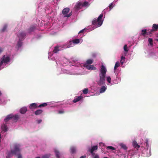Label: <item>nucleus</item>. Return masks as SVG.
<instances>
[{"instance_id": "a878e982", "label": "nucleus", "mask_w": 158, "mask_h": 158, "mask_svg": "<svg viewBox=\"0 0 158 158\" xmlns=\"http://www.w3.org/2000/svg\"><path fill=\"white\" fill-rule=\"evenodd\" d=\"M106 88L104 86H103L100 89V93H103L106 90Z\"/></svg>"}, {"instance_id": "f257e3e1", "label": "nucleus", "mask_w": 158, "mask_h": 158, "mask_svg": "<svg viewBox=\"0 0 158 158\" xmlns=\"http://www.w3.org/2000/svg\"><path fill=\"white\" fill-rule=\"evenodd\" d=\"M103 16V14H101L97 19H94L92 21V24L96 27L101 26L103 23V20L102 19Z\"/></svg>"}, {"instance_id": "2eb2a0df", "label": "nucleus", "mask_w": 158, "mask_h": 158, "mask_svg": "<svg viewBox=\"0 0 158 158\" xmlns=\"http://www.w3.org/2000/svg\"><path fill=\"white\" fill-rule=\"evenodd\" d=\"M26 36V34L23 32H21L19 35L18 36L19 38V40H21Z\"/></svg>"}, {"instance_id": "39448f33", "label": "nucleus", "mask_w": 158, "mask_h": 158, "mask_svg": "<svg viewBox=\"0 0 158 158\" xmlns=\"http://www.w3.org/2000/svg\"><path fill=\"white\" fill-rule=\"evenodd\" d=\"M10 60V58L9 57H6L5 55L3 56L2 57L1 59L0 62V68L2 66L3 63H7L9 62Z\"/></svg>"}, {"instance_id": "0eeeda50", "label": "nucleus", "mask_w": 158, "mask_h": 158, "mask_svg": "<svg viewBox=\"0 0 158 158\" xmlns=\"http://www.w3.org/2000/svg\"><path fill=\"white\" fill-rule=\"evenodd\" d=\"M80 42V41L79 39H76L74 40H72L70 41L69 43V44L68 46V47L69 48L70 47H71V45L72 44V42L75 44H78Z\"/></svg>"}, {"instance_id": "f8f14e48", "label": "nucleus", "mask_w": 158, "mask_h": 158, "mask_svg": "<svg viewBox=\"0 0 158 158\" xmlns=\"http://www.w3.org/2000/svg\"><path fill=\"white\" fill-rule=\"evenodd\" d=\"M88 70H95L96 68L93 65H86V67H85Z\"/></svg>"}, {"instance_id": "b1692460", "label": "nucleus", "mask_w": 158, "mask_h": 158, "mask_svg": "<svg viewBox=\"0 0 158 158\" xmlns=\"http://www.w3.org/2000/svg\"><path fill=\"white\" fill-rule=\"evenodd\" d=\"M82 7H86L89 6V2L87 1H85L83 3L82 2Z\"/></svg>"}, {"instance_id": "ddd939ff", "label": "nucleus", "mask_w": 158, "mask_h": 158, "mask_svg": "<svg viewBox=\"0 0 158 158\" xmlns=\"http://www.w3.org/2000/svg\"><path fill=\"white\" fill-rule=\"evenodd\" d=\"M93 59H88L87 60L86 63L84 64V67H86V65H90L92 64L93 63Z\"/></svg>"}, {"instance_id": "79ce46f5", "label": "nucleus", "mask_w": 158, "mask_h": 158, "mask_svg": "<svg viewBox=\"0 0 158 158\" xmlns=\"http://www.w3.org/2000/svg\"><path fill=\"white\" fill-rule=\"evenodd\" d=\"M49 156L48 155H45L42 157V158H49Z\"/></svg>"}, {"instance_id": "72a5a7b5", "label": "nucleus", "mask_w": 158, "mask_h": 158, "mask_svg": "<svg viewBox=\"0 0 158 158\" xmlns=\"http://www.w3.org/2000/svg\"><path fill=\"white\" fill-rule=\"evenodd\" d=\"M121 146L122 148L124 150H126L127 149V147L126 145L124 144H121Z\"/></svg>"}, {"instance_id": "09e8293b", "label": "nucleus", "mask_w": 158, "mask_h": 158, "mask_svg": "<svg viewBox=\"0 0 158 158\" xmlns=\"http://www.w3.org/2000/svg\"><path fill=\"white\" fill-rule=\"evenodd\" d=\"M85 157H86V156H81V157H80V158H85Z\"/></svg>"}, {"instance_id": "6e6d98bb", "label": "nucleus", "mask_w": 158, "mask_h": 158, "mask_svg": "<svg viewBox=\"0 0 158 158\" xmlns=\"http://www.w3.org/2000/svg\"><path fill=\"white\" fill-rule=\"evenodd\" d=\"M35 158H40V157H37Z\"/></svg>"}, {"instance_id": "412c9836", "label": "nucleus", "mask_w": 158, "mask_h": 158, "mask_svg": "<svg viewBox=\"0 0 158 158\" xmlns=\"http://www.w3.org/2000/svg\"><path fill=\"white\" fill-rule=\"evenodd\" d=\"M36 26H33L31 27L28 30L29 33L33 31L36 28Z\"/></svg>"}, {"instance_id": "aec40b11", "label": "nucleus", "mask_w": 158, "mask_h": 158, "mask_svg": "<svg viewBox=\"0 0 158 158\" xmlns=\"http://www.w3.org/2000/svg\"><path fill=\"white\" fill-rule=\"evenodd\" d=\"M27 110V108L26 107H23L21 108L20 111L22 114H25Z\"/></svg>"}, {"instance_id": "f03ea898", "label": "nucleus", "mask_w": 158, "mask_h": 158, "mask_svg": "<svg viewBox=\"0 0 158 158\" xmlns=\"http://www.w3.org/2000/svg\"><path fill=\"white\" fill-rule=\"evenodd\" d=\"M18 144H14L13 146L11 148L10 152L8 153L6 157V158H10L13 155H15L18 151L17 148Z\"/></svg>"}, {"instance_id": "f3484780", "label": "nucleus", "mask_w": 158, "mask_h": 158, "mask_svg": "<svg viewBox=\"0 0 158 158\" xmlns=\"http://www.w3.org/2000/svg\"><path fill=\"white\" fill-rule=\"evenodd\" d=\"M82 98V97L81 96H76L74 99L73 100V102L74 103H76L81 99Z\"/></svg>"}, {"instance_id": "603ef678", "label": "nucleus", "mask_w": 158, "mask_h": 158, "mask_svg": "<svg viewBox=\"0 0 158 158\" xmlns=\"http://www.w3.org/2000/svg\"><path fill=\"white\" fill-rule=\"evenodd\" d=\"M40 114L42 112V111L40 110Z\"/></svg>"}, {"instance_id": "2f4dec72", "label": "nucleus", "mask_w": 158, "mask_h": 158, "mask_svg": "<svg viewBox=\"0 0 158 158\" xmlns=\"http://www.w3.org/2000/svg\"><path fill=\"white\" fill-rule=\"evenodd\" d=\"M154 32L153 31H152V29L151 30H148L147 31V35H149L152 34V32Z\"/></svg>"}, {"instance_id": "c85d7f7f", "label": "nucleus", "mask_w": 158, "mask_h": 158, "mask_svg": "<svg viewBox=\"0 0 158 158\" xmlns=\"http://www.w3.org/2000/svg\"><path fill=\"white\" fill-rule=\"evenodd\" d=\"M7 26L6 25V24L2 28V29L1 30V31L2 32H5L7 29Z\"/></svg>"}, {"instance_id": "37998d69", "label": "nucleus", "mask_w": 158, "mask_h": 158, "mask_svg": "<svg viewBox=\"0 0 158 158\" xmlns=\"http://www.w3.org/2000/svg\"><path fill=\"white\" fill-rule=\"evenodd\" d=\"M35 114L36 115H39L40 114V110H38L35 112Z\"/></svg>"}, {"instance_id": "13d9d810", "label": "nucleus", "mask_w": 158, "mask_h": 158, "mask_svg": "<svg viewBox=\"0 0 158 158\" xmlns=\"http://www.w3.org/2000/svg\"><path fill=\"white\" fill-rule=\"evenodd\" d=\"M41 120H40V123H41Z\"/></svg>"}, {"instance_id": "7c9ffc66", "label": "nucleus", "mask_w": 158, "mask_h": 158, "mask_svg": "<svg viewBox=\"0 0 158 158\" xmlns=\"http://www.w3.org/2000/svg\"><path fill=\"white\" fill-rule=\"evenodd\" d=\"M55 153L56 157H57V158H59L60 153L58 151L56 150L55 151Z\"/></svg>"}, {"instance_id": "58836bf2", "label": "nucleus", "mask_w": 158, "mask_h": 158, "mask_svg": "<svg viewBox=\"0 0 158 158\" xmlns=\"http://www.w3.org/2000/svg\"><path fill=\"white\" fill-rule=\"evenodd\" d=\"M93 157V158H99V156L97 154L94 153V155H92Z\"/></svg>"}, {"instance_id": "f704fd0d", "label": "nucleus", "mask_w": 158, "mask_h": 158, "mask_svg": "<svg viewBox=\"0 0 158 158\" xmlns=\"http://www.w3.org/2000/svg\"><path fill=\"white\" fill-rule=\"evenodd\" d=\"M21 40H19L17 44V45L19 48L22 45V42L21 41Z\"/></svg>"}, {"instance_id": "c9c22d12", "label": "nucleus", "mask_w": 158, "mask_h": 158, "mask_svg": "<svg viewBox=\"0 0 158 158\" xmlns=\"http://www.w3.org/2000/svg\"><path fill=\"white\" fill-rule=\"evenodd\" d=\"M106 80L109 83H110L111 81V79L110 76L107 77H106Z\"/></svg>"}, {"instance_id": "4c0bfd02", "label": "nucleus", "mask_w": 158, "mask_h": 158, "mask_svg": "<svg viewBox=\"0 0 158 158\" xmlns=\"http://www.w3.org/2000/svg\"><path fill=\"white\" fill-rule=\"evenodd\" d=\"M124 51L125 52H128V50H127V44H125L124 45Z\"/></svg>"}, {"instance_id": "6e6552de", "label": "nucleus", "mask_w": 158, "mask_h": 158, "mask_svg": "<svg viewBox=\"0 0 158 158\" xmlns=\"http://www.w3.org/2000/svg\"><path fill=\"white\" fill-rule=\"evenodd\" d=\"M20 146L19 144H18L17 148L18 150V151L17 152V153L15 155V156H17V158H22V156L21 153V150L20 149Z\"/></svg>"}, {"instance_id": "3c124183", "label": "nucleus", "mask_w": 158, "mask_h": 158, "mask_svg": "<svg viewBox=\"0 0 158 158\" xmlns=\"http://www.w3.org/2000/svg\"><path fill=\"white\" fill-rule=\"evenodd\" d=\"M2 94V93L1 92V91H0V96H1Z\"/></svg>"}, {"instance_id": "4468645a", "label": "nucleus", "mask_w": 158, "mask_h": 158, "mask_svg": "<svg viewBox=\"0 0 158 158\" xmlns=\"http://www.w3.org/2000/svg\"><path fill=\"white\" fill-rule=\"evenodd\" d=\"M106 69L103 65H102L101 67V69L100 70V73H102L106 74Z\"/></svg>"}, {"instance_id": "393cba45", "label": "nucleus", "mask_w": 158, "mask_h": 158, "mask_svg": "<svg viewBox=\"0 0 158 158\" xmlns=\"http://www.w3.org/2000/svg\"><path fill=\"white\" fill-rule=\"evenodd\" d=\"M125 60V58L124 56H122L121 57V60L120 61V63L122 65H123L124 63Z\"/></svg>"}, {"instance_id": "c03bdc74", "label": "nucleus", "mask_w": 158, "mask_h": 158, "mask_svg": "<svg viewBox=\"0 0 158 158\" xmlns=\"http://www.w3.org/2000/svg\"><path fill=\"white\" fill-rule=\"evenodd\" d=\"M113 3H111L109 6V8L111 10L113 8Z\"/></svg>"}, {"instance_id": "49530a36", "label": "nucleus", "mask_w": 158, "mask_h": 158, "mask_svg": "<svg viewBox=\"0 0 158 158\" xmlns=\"http://www.w3.org/2000/svg\"><path fill=\"white\" fill-rule=\"evenodd\" d=\"M64 113V112L63 111L60 110L59 111V114H63Z\"/></svg>"}, {"instance_id": "864d4df0", "label": "nucleus", "mask_w": 158, "mask_h": 158, "mask_svg": "<svg viewBox=\"0 0 158 158\" xmlns=\"http://www.w3.org/2000/svg\"><path fill=\"white\" fill-rule=\"evenodd\" d=\"M38 123H40V120H38Z\"/></svg>"}, {"instance_id": "20e7f679", "label": "nucleus", "mask_w": 158, "mask_h": 158, "mask_svg": "<svg viewBox=\"0 0 158 158\" xmlns=\"http://www.w3.org/2000/svg\"><path fill=\"white\" fill-rule=\"evenodd\" d=\"M105 74L100 73L99 74V77L100 79L97 82L98 84L99 85H101L105 83V81L106 77Z\"/></svg>"}, {"instance_id": "cd10ccee", "label": "nucleus", "mask_w": 158, "mask_h": 158, "mask_svg": "<svg viewBox=\"0 0 158 158\" xmlns=\"http://www.w3.org/2000/svg\"><path fill=\"white\" fill-rule=\"evenodd\" d=\"M120 66L119 63L118 61L116 62L114 68V70H116L117 68Z\"/></svg>"}, {"instance_id": "9b49d317", "label": "nucleus", "mask_w": 158, "mask_h": 158, "mask_svg": "<svg viewBox=\"0 0 158 158\" xmlns=\"http://www.w3.org/2000/svg\"><path fill=\"white\" fill-rule=\"evenodd\" d=\"M82 7V2H78L75 5L74 8L77 10H78L80 9H81Z\"/></svg>"}, {"instance_id": "4d7b16f0", "label": "nucleus", "mask_w": 158, "mask_h": 158, "mask_svg": "<svg viewBox=\"0 0 158 158\" xmlns=\"http://www.w3.org/2000/svg\"><path fill=\"white\" fill-rule=\"evenodd\" d=\"M156 40L158 42V39Z\"/></svg>"}, {"instance_id": "5701e85b", "label": "nucleus", "mask_w": 158, "mask_h": 158, "mask_svg": "<svg viewBox=\"0 0 158 158\" xmlns=\"http://www.w3.org/2000/svg\"><path fill=\"white\" fill-rule=\"evenodd\" d=\"M70 150L72 153H74L76 152V149L75 147L73 146L70 148Z\"/></svg>"}, {"instance_id": "a211bd4d", "label": "nucleus", "mask_w": 158, "mask_h": 158, "mask_svg": "<svg viewBox=\"0 0 158 158\" xmlns=\"http://www.w3.org/2000/svg\"><path fill=\"white\" fill-rule=\"evenodd\" d=\"M158 30V24H153L152 27V31H156Z\"/></svg>"}, {"instance_id": "473e14b6", "label": "nucleus", "mask_w": 158, "mask_h": 158, "mask_svg": "<svg viewBox=\"0 0 158 158\" xmlns=\"http://www.w3.org/2000/svg\"><path fill=\"white\" fill-rule=\"evenodd\" d=\"M83 92L84 94H86L88 92V88L85 89L83 90Z\"/></svg>"}, {"instance_id": "c756f323", "label": "nucleus", "mask_w": 158, "mask_h": 158, "mask_svg": "<svg viewBox=\"0 0 158 158\" xmlns=\"http://www.w3.org/2000/svg\"><path fill=\"white\" fill-rule=\"evenodd\" d=\"M148 42L151 46L153 45V40L152 38H149L148 40Z\"/></svg>"}, {"instance_id": "ea45409f", "label": "nucleus", "mask_w": 158, "mask_h": 158, "mask_svg": "<svg viewBox=\"0 0 158 158\" xmlns=\"http://www.w3.org/2000/svg\"><path fill=\"white\" fill-rule=\"evenodd\" d=\"M145 142L146 144V146L147 147V148L149 147V145H148V139H145Z\"/></svg>"}, {"instance_id": "a19ab883", "label": "nucleus", "mask_w": 158, "mask_h": 158, "mask_svg": "<svg viewBox=\"0 0 158 158\" xmlns=\"http://www.w3.org/2000/svg\"><path fill=\"white\" fill-rule=\"evenodd\" d=\"M107 148L110 149L114 150L115 148L111 146H109L107 147Z\"/></svg>"}, {"instance_id": "7ed1b4c3", "label": "nucleus", "mask_w": 158, "mask_h": 158, "mask_svg": "<svg viewBox=\"0 0 158 158\" xmlns=\"http://www.w3.org/2000/svg\"><path fill=\"white\" fill-rule=\"evenodd\" d=\"M19 118L18 115H13L12 114H11L8 115L4 120L6 122H7L10 120H11L13 122H15L17 121Z\"/></svg>"}, {"instance_id": "bb28decb", "label": "nucleus", "mask_w": 158, "mask_h": 158, "mask_svg": "<svg viewBox=\"0 0 158 158\" xmlns=\"http://www.w3.org/2000/svg\"><path fill=\"white\" fill-rule=\"evenodd\" d=\"M147 30L146 29H143L141 31V34L143 36H145L146 35H147Z\"/></svg>"}, {"instance_id": "de8ad7c7", "label": "nucleus", "mask_w": 158, "mask_h": 158, "mask_svg": "<svg viewBox=\"0 0 158 158\" xmlns=\"http://www.w3.org/2000/svg\"><path fill=\"white\" fill-rule=\"evenodd\" d=\"M3 52V49H2V48H0V54L1 52Z\"/></svg>"}, {"instance_id": "1a4fd4ad", "label": "nucleus", "mask_w": 158, "mask_h": 158, "mask_svg": "<svg viewBox=\"0 0 158 158\" xmlns=\"http://www.w3.org/2000/svg\"><path fill=\"white\" fill-rule=\"evenodd\" d=\"M38 107H40V105L38 106L37 104L36 103H32L29 106V108L32 110L37 108Z\"/></svg>"}, {"instance_id": "5fc2aeb1", "label": "nucleus", "mask_w": 158, "mask_h": 158, "mask_svg": "<svg viewBox=\"0 0 158 158\" xmlns=\"http://www.w3.org/2000/svg\"><path fill=\"white\" fill-rule=\"evenodd\" d=\"M103 158H108L107 157H103Z\"/></svg>"}, {"instance_id": "6ab92c4d", "label": "nucleus", "mask_w": 158, "mask_h": 158, "mask_svg": "<svg viewBox=\"0 0 158 158\" xmlns=\"http://www.w3.org/2000/svg\"><path fill=\"white\" fill-rule=\"evenodd\" d=\"M133 146L135 148H139L140 147V145L138 144L136 141L134 140L132 142Z\"/></svg>"}, {"instance_id": "e433bc0d", "label": "nucleus", "mask_w": 158, "mask_h": 158, "mask_svg": "<svg viewBox=\"0 0 158 158\" xmlns=\"http://www.w3.org/2000/svg\"><path fill=\"white\" fill-rule=\"evenodd\" d=\"M48 104L47 103H44L40 104V107H45Z\"/></svg>"}, {"instance_id": "9d476101", "label": "nucleus", "mask_w": 158, "mask_h": 158, "mask_svg": "<svg viewBox=\"0 0 158 158\" xmlns=\"http://www.w3.org/2000/svg\"><path fill=\"white\" fill-rule=\"evenodd\" d=\"M98 146L97 145L92 146L91 148L89 150V152H90L92 155H94V151L98 149Z\"/></svg>"}, {"instance_id": "4be33fe9", "label": "nucleus", "mask_w": 158, "mask_h": 158, "mask_svg": "<svg viewBox=\"0 0 158 158\" xmlns=\"http://www.w3.org/2000/svg\"><path fill=\"white\" fill-rule=\"evenodd\" d=\"M2 128L4 132H6L7 131L8 127L6 124H4L2 126Z\"/></svg>"}, {"instance_id": "dca6fc26", "label": "nucleus", "mask_w": 158, "mask_h": 158, "mask_svg": "<svg viewBox=\"0 0 158 158\" xmlns=\"http://www.w3.org/2000/svg\"><path fill=\"white\" fill-rule=\"evenodd\" d=\"M60 48V46H58L55 47L53 51V52L54 53H57L58 52L61 50V49Z\"/></svg>"}, {"instance_id": "8fccbe9b", "label": "nucleus", "mask_w": 158, "mask_h": 158, "mask_svg": "<svg viewBox=\"0 0 158 158\" xmlns=\"http://www.w3.org/2000/svg\"><path fill=\"white\" fill-rule=\"evenodd\" d=\"M100 144L101 145H104L103 143H100Z\"/></svg>"}, {"instance_id": "423d86ee", "label": "nucleus", "mask_w": 158, "mask_h": 158, "mask_svg": "<svg viewBox=\"0 0 158 158\" xmlns=\"http://www.w3.org/2000/svg\"><path fill=\"white\" fill-rule=\"evenodd\" d=\"M69 8L67 7L64 8L62 10V13L63 15H66L64 16V17H69L72 15V11L70 12L69 14H67L69 13Z\"/></svg>"}, {"instance_id": "a18cd8bd", "label": "nucleus", "mask_w": 158, "mask_h": 158, "mask_svg": "<svg viewBox=\"0 0 158 158\" xmlns=\"http://www.w3.org/2000/svg\"><path fill=\"white\" fill-rule=\"evenodd\" d=\"M85 30V29H83L82 30H81L79 32V34L81 33H82L84 32V30Z\"/></svg>"}]
</instances>
